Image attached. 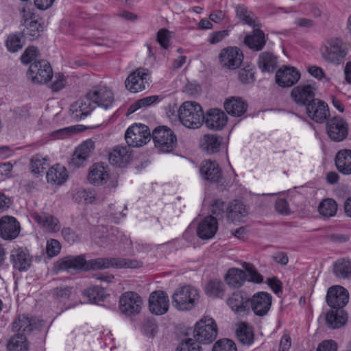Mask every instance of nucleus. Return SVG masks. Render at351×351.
<instances>
[{
    "instance_id": "3c124183",
    "label": "nucleus",
    "mask_w": 351,
    "mask_h": 351,
    "mask_svg": "<svg viewBox=\"0 0 351 351\" xmlns=\"http://www.w3.org/2000/svg\"><path fill=\"white\" fill-rule=\"evenodd\" d=\"M83 295L86 296L88 300L93 303L104 301L105 299L104 290L97 286L85 289Z\"/></svg>"
},
{
    "instance_id": "c03bdc74",
    "label": "nucleus",
    "mask_w": 351,
    "mask_h": 351,
    "mask_svg": "<svg viewBox=\"0 0 351 351\" xmlns=\"http://www.w3.org/2000/svg\"><path fill=\"white\" fill-rule=\"evenodd\" d=\"M7 349L8 351H27L28 349L27 337L25 335L16 333L7 343Z\"/></svg>"
},
{
    "instance_id": "20e7f679",
    "label": "nucleus",
    "mask_w": 351,
    "mask_h": 351,
    "mask_svg": "<svg viewBox=\"0 0 351 351\" xmlns=\"http://www.w3.org/2000/svg\"><path fill=\"white\" fill-rule=\"evenodd\" d=\"M217 335V324L211 317H204L195 324L193 336L199 343H211L216 339Z\"/></svg>"
},
{
    "instance_id": "6e6552de",
    "label": "nucleus",
    "mask_w": 351,
    "mask_h": 351,
    "mask_svg": "<svg viewBox=\"0 0 351 351\" xmlns=\"http://www.w3.org/2000/svg\"><path fill=\"white\" fill-rule=\"evenodd\" d=\"M27 74L33 82L45 84L52 78L53 71L50 64L43 60L32 63Z\"/></svg>"
},
{
    "instance_id": "9d476101",
    "label": "nucleus",
    "mask_w": 351,
    "mask_h": 351,
    "mask_svg": "<svg viewBox=\"0 0 351 351\" xmlns=\"http://www.w3.org/2000/svg\"><path fill=\"white\" fill-rule=\"evenodd\" d=\"M149 71L144 68H138L128 75L125 80L126 88L132 93L141 92L149 87Z\"/></svg>"
},
{
    "instance_id": "f8f14e48",
    "label": "nucleus",
    "mask_w": 351,
    "mask_h": 351,
    "mask_svg": "<svg viewBox=\"0 0 351 351\" xmlns=\"http://www.w3.org/2000/svg\"><path fill=\"white\" fill-rule=\"evenodd\" d=\"M326 132L328 137L335 142L344 140L348 134V124L343 118L335 117L326 122Z\"/></svg>"
},
{
    "instance_id": "864d4df0",
    "label": "nucleus",
    "mask_w": 351,
    "mask_h": 351,
    "mask_svg": "<svg viewBox=\"0 0 351 351\" xmlns=\"http://www.w3.org/2000/svg\"><path fill=\"white\" fill-rule=\"evenodd\" d=\"M77 108L82 110L84 117H87L95 108L92 102V99L89 98L88 93L84 98L79 99L73 104V109H74V111H75Z\"/></svg>"
},
{
    "instance_id": "a211bd4d",
    "label": "nucleus",
    "mask_w": 351,
    "mask_h": 351,
    "mask_svg": "<svg viewBox=\"0 0 351 351\" xmlns=\"http://www.w3.org/2000/svg\"><path fill=\"white\" fill-rule=\"evenodd\" d=\"M168 295L162 291L152 293L149 298V308L152 313L160 315L166 313L169 309Z\"/></svg>"
},
{
    "instance_id": "4d7b16f0",
    "label": "nucleus",
    "mask_w": 351,
    "mask_h": 351,
    "mask_svg": "<svg viewBox=\"0 0 351 351\" xmlns=\"http://www.w3.org/2000/svg\"><path fill=\"white\" fill-rule=\"evenodd\" d=\"M77 197L86 204H92L100 202L99 197L93 191L80 189L77 193Z\"/></svg>"
},
{
    "instance_id": "7ed1b4c3",
    "label": "nucleus",
    "mask_w": 351,
    "mask_h": 351,
    "mask_svg": "<svg viewBox=\"0 0 351 351\" xmlns=\"http://www.w3.org/2000/svg\"><path fill=\"white\" fill-rule=\"evenodd\" d=\"M143 263L136 260L125 258H97L86 261V269H104L109 267L138 268Z\"/></svg>"
},
{
    "instance_id": "c9c22d12",
    "label": "nucleus",
    "mask_w": 351,
    "mask_h": 351,
    "mask_svg": "<svg viewBox=\"0 0 351 351\" xmlns=\"http://www.w3.org/2000/svg\"><path fill=\"white\" fill-rule=\"evenodd\" d=\"M244 43L254 51H261L266 44L265 34L259 29H254L251 34L247 35Z\"/></svg>"
},
{
    "instance_id": "79ce46f5",
    "label": "nucleus",
    "mask_w": 351,
    "mask_h": 351,
    "mask_svg": "<svg viewBox=\"0 0 351 351\" xmlns=\"http://www.w3.org/2000/svg\"><path fill=\"white\" fill-rule=\"evenodd\" d=\"M237 337L243 345H251L254 342L252 328L245 323H241L237 330Z\"/></svg>"
},
{
    "instance_id": "13d9d810",
    "label": "nucleus",
    "mask_w": 351,
    "mask_h": 351,
    "mask_svg": "<svg viewBox=\"0 0 351 351\" xmlns=\"http://www.w3.org/2000/svg\"><path fill=\"white\" fill-rule=\"evenodd\" d=\"M242 265L243 267L248 273L249 281L256 283L263 282V276L258 272V271L252 264L248 263H243Z\"/></svg>"
},
{
    "instance_id": "a18cd8bd",
    "label": "nucleus",
    "mask_w": 351,
    "mask_h": 351,
    "mask_svg": "<svg viewBox=\"0 0 351 351\" xmlns=\"http://www.w3.org/2000/svg\"><path fill=\"white\" fill-rule=\"evenodd\" d=\"M219 137L215 134H206L204 136L201 147L208 154L217 152L221 145Z\"/></svg>"
},
{
    "instance_id": "e2e57ef3",
    "label": "nucleus",
    "mask_w": 351,
    "mask_h": 351,
    "mask_svg": "<svg viewBox=\"0 0 351 351\" xmlns=\"http://www.w3.org/2000/svg\"><path fill=\"white\" fill-rule=\"evenodd\" d=\"M239 79L243 84H250L254 81V72L252 69H242L239 71Z\"/></svg>"
},
{
    "instance_id": "69168bd1",
    "label": "nucleus",
    "mask_w": 351,
    "mask_h": 351,
    "mask_svg": "<svg viewBox=\"0 0 351 351\" xmlns=\"http://www.w3.org/2000/svg\"><path fill=\"white\" fill-rule=\"evenodd\" d=\"M38 51L35 47H29L23 52L21 57L23 64H27L33 61L37 56Z\"/></svg>"
},
{
    "instance_id": "f3484780",
    "label": "nucleus",
    "mask_w": 351,
    "mask_h": 351,
    "mask_svg": "<svg viewBox=\"0 0 351 351\" xmlns=\"http://www.w3.org/2000/svg\"><path fill=\"white\" fill-rule=\"evenodd\" d=\"M276 82L281 87H291L300 79V72L293 66H283L275 76Z\"/></svg>"
},
{
    "instance_id": "a19ab883",
    "label": "nucleus",
    "mask_w": 351,
    "mask_h": 351,
    "mask_svg": "<svg viewBox=\"0 0 351 351\" xmlns=\"http://www.w3.org/2000/svg\"><path fill=\"white\" fill-rule=\"evenodd\" d=\"M333 271L338 278H350L351 277V260L348 258L338 259L334 263Z\"/></svg>"
},
{
    "instance_id": "a878e982",
    "label": "nucleus",
    "mask_w": 351,
    "mask_h": 351,
    "mask_svg": "<svg viewBox=\"0 0 351 351\" xmlns=\"http://www.w3.org/2000/svg\"><path fill=\"white\" fill-rule=\"evenodd\" d=\"M291 96L296 104L306 106L315 99L314 88L309 84L299 85L292 89Z\"/></svg>"
},
{
    "instance_id": "393cba45",
    "label": "nucleus",
    "mask_w": 351,
    "mask_h": 351,
    "mask_svg": "<svg viewBox=\"0 0 351 351\" xmlns=\"http://www.w3.org/2000/svg\"><path fill=\"white\" fill-rule=\"evenodd\" d=\"M199 172L203 179L210 182H219L222 178L219 165L215 161L210 160H205L202 162Z\"/></svg>"
},
{
    "instance_id": "9b49d317",
    "label": "nucleus",
    "mask_w": 351,
    "mask_h": 351,
    "mask_svg": "<svg viewBox=\"0 0 351 351\" xmlns=\"http://www.w3.org/2000/svg\"><path fill=\"white\" fill-rule=\"evenodd\" d=\"M243 60L241 51L236 47H228L221 50L219 55L221 67L234 70L239 67Z\"/></svg>"
},
{
    "instance_id": "423d86ee",
    "label": "nucleus",
    "mask_w": 351,
    "mask_h": 351,
    "mask_svg": "<svg viewBox=\"0 0 351 351\" xmlns=\"http://www.w3.org/2000/svg\"><path fill=\"white\" fill-rule=\"evenodd\" d=\"M347 55L342 40L334 38L329 40L322 48V56L327 62L339 64Z\"/></svg>"
},
{
    "instance_id": "338daca9",
    "label": "nucleus",
    "mask_w": 351,
    "mask_h": 351,
    "mask_svg": "<svg viewBox=\"0 0 351 351\" xmlns=\"http://www.w3.org/2000/svg\"><path fill=\"white\" fill-rule=\"evenodd\" d=\"M157 41L164 49H167L169 45V31L164 28L160 29L157 34Z\"/></svg>"
},
{
    "instance_id": "58836bf2",
    "label": "nucleus",
    "mask_w": 351,
    "mask_h": 351,
    "mask_svg": "<svg viewBox=\"0 0 351 351\" xmlns=\"http://www.w3.org/2000/svg\"><path fill=\"white\" fill-rule=\"evenodd\" d=\"M46 178L49 183L62 184L68 178L66 169L64 167L57 165L48 170Z\"/></svg>"
},
{
    "instance_id": "39448f33",
    "label": "nucleus",
    "mask_w": 351,
    "mask_h": 351,
    "mask_svg": "<svg viewBox=\"0 0 351 351\" xmlns=\"http://www.w3.org/2000/svg\"><path fill=\"white\" fill-rule=\"evenodd\" d=\"M152 138L155 146L162 152H171L177 143L176 136L166 126L156 128L152 132Z\"/></svg>"
},
{
    "instance_id": "dca6fc26",
    "label": "nucleus",
    "mask_w": 351,
    "mask_h": 351,
    "mask_svg": "<svg viewBox=\"0 0 351 351\" xmlns=\"http://www.w3.org/2000/svg\"><path fill=\"white\" fill-rule=\"evenodd\" d=\"M227 304L237 315L244 316L250 310V297L245 293L234 292L227 300Z\"/></svg>"
},
{
    "instance_id": "cd10ccee",
    "label": "nucleus",
    "mask_w": 351,
    "mask_h": 351,
    "mask_svg": "<svg viewBox=\"0 0 351 351\" xmlns=\"http://www.w3.org/2000/svg\"><path fill=\"white\" fill-rule=\"evenodd\" d=\"M248 215V208L240 200L234 199L228 203L227 207V220L232 223L241 221Z\"/></svg>"
},
{
    "instance_id": "5fc2aeb1",
    "label": "nucleus",
    "mask_w": 351,
    "mask_h": 351,
    "mask_svg": "<svg viewBox=\"0 0 351 351\" xmlns=\"http://www.w3.org/2000/svg\"><path fill=\"white\" fill-rule=\"evenodd\" d=\"M75 292L70 287H60L54 289L53 295L60 302H65L66 300L73 298Z\"/></svg>"
},
{
    "instance_id": "f257e3e1",
    "label": "nucleus",
    "mask_w": 351,
    "mask_h": 351,
    "mask_svg": "<svg viewBox=\"0 0 351 351\" xmlns=\"http://www.w3.org/2000/svg\"><path fill=\"white\" fill-rule=\"evenodd\" d=\"M178 116L182 125L190 129L199 128L204 119L202 106L195 101L183 103L178 110Z\"/></svg>"
},
{
    "instance_id": "0eeeda50",
    "label": "nucleus",
    "mask_w": 351,
    "mask_h": 351,
    "mask_svg": "<svg viewBox=\"0 0 351 351\" xmlns=\"http://www.w3.org/2000/svg\"><path fill=\"white\" fill-rule=\"evenodd\" d=\"M149 128L144 124H134L125 132V139L130 147H141L150 141Z\"/></svg>"
},
{
    "instance_id": "603ef678",
    "label": "nucleus",
    "mask_w": 351,
    "mask_h": 351,
    "mask_svg": "<svg viewBox=\"0 0 351 351\" xmlns=\"http://www.w3.org/2000/svg\"><path fill=\"white\" fill-rule=\"evenodd\" d=\"M77 108L82 110L84 117H87L95 108L92 102V99L89 98L88 93L84 98L79 99L73 104V109H74V111H75Z\"/></svg>"
},
{
    "instance_id": "774afa93",
    "label": "nucleus",
    "mask_w": 351,
    "mask_h": 351,
    "mask_svg": "<svg viewBox=\"0 0 351 351\" xmlns=\"http://www.w3.org/2000/svg\"><path fill=\"white\" fill-rule=\"evenodd\" d=\"M337 345L333 340H325L320 343L317 351H337Z\"/></svg>"
},
{
    "instance_id": "ddd939ff",
    "label": "nucleus",
    "mask_w": 351,
    "mask_h": 351,
    "mask_svg": "<svg viewBox=\"0 0 351 351\" xmlns=\"http://www.w3.org/2000/svg\"><path fill=\"white\" fill-rule=\"evenodd\" d=\"M326 302L332 309H343L349 300V293L341 286H333L328 289Z\"/></svg>"
},
{
    "instance_id": "c85d7f7f",
    "label": "nucleus",
    "mask_w": 351,
    "mask_h": 351,
    "mask_svg": "<svg viewBox=\"0 0 351 351\" xmlns=\"http://www.w3.org/2000/svg\"><path fill=\"white\" fill-rule=\"evenodd\" d=\"M86 267V261L84 255L66 256L58 260L54 265V268L57 271L81 269Z\"/></svg>"
},
{
    "instance_id": "f704fd0d",
    "label": "nucleus",
    "mask_w": 351,
    "mask_h": 351,
    "mask_svg": "<svg viewBox=\"0 0 351 351\" xmlns=\"http://www.w3.org/2000/svg\"><path fill=\"white\" fill-rule=\"evenodd\" d=\"M33 219L47 232H56L60 228L58 219L49 214H34Z\"/></svg>"
},
{
    "instance_id": "49530a36",
    "label": "nucleus",
    "mask_w": 351,
    "mask_h": 351,
    "mask_svg": "<svg viewBox=\"0 0 351 351\" xmlns=\"http://www.w3.org/2000/svg\"><path fill=\"white\" fill-rule=\"evenodd\" d=\"M205 293L213 298H222L225 293V285L219 280H210L205 287Z\"/></svg>"
},
{
    "instance_id": "473e14b6",
    "label": "nucleus",
    "mask_w": 351,
    "mask_h": 351,
    "mask_svg": "<svg viewBox=\"0 0 351 351\" xmlns=\"http://www.w3.org/2000/svg\"><path fill=\"white\" fill-rule=\"evenodd\" d=\"M224 108L230 115L241 117L246 112L247 104L241 98L232 97L226 100Z\"/></svg>"
},
{
    "instance_id": "bb28decb",
    "label": "nucleus",
    "mask_w": 351,
    "mask_h": 351,
    "mask_svg": "<svg viewBox=\"0 0 351 351\" xmlns=\"http://www.w3.org/2000/svg\"><path fill=\"white\" fill-rule=\"evenodd\" d=\"M228 117L222 110L214 108L209 110L204 115V121L206 125L214 130H219L226 125Z\"/></svg>"
},
{
    "instance_id": "052dcab7",
    "label": "nucleus",
    "mask_w": 351,
    "mask_h": 351,
    "mask_svg": "<svg viewBox=\"0 0 351 351\" xmlns=\"http://www.w3.org/2000/svg\"><path fill=\"white\" fill-rule=\"evenodd\" d=\"M212 351H237V348L232 340L224 339L217 341Z\"/></svg>"
},
{
    "instance_id": "1a4fd4ad",
    "label": "nucleus",
    "mask_w": 351,
    "mask_h": 351,
    "mask_svg": "<svg viewBox=\"0 0 351 351\" xmlns=\"http://www.w3.org/2000/svg\"><path fill=\"white\" fill-rule=\"evenodd\" d=\"M142 305L143 301L141 296L135 292H125L119 299V309L123 314L128 316L138 314Z\"/></svg>"
},
{
    "instance_id": "7c9ffc66",
    "label": "nucleus",
    "mask_w": 351,
    "mask_h": 351,
    "mask_svg": "<svg viewBox=\"0 0 351 351\" xmlns=\"http://www.w3.org/2000/svg\"><path fill=\"white\" fill-rule=\"evenodd\" d=\"M131 153L127 147L117 146L109 154V162L119 167H125L131 160Z\"/></svg>"
},
{
    "instance_id": "37998d69",
    "label": "nucleus",
    "mask_w": 351,
    "mask_h": 351,
    "mask_svg": "<svg viewBox=\"0 0 351 351\" xmlns=\"http://www.w3.org/2000/svg\"><path fill=\"white\" fill-rule=\"evenodd\" d=\"M236 16L245 24H247L254 28L258 26V24L256 23L255 15L243 5H237Z\"/></svg>"
},
{
    "instance_id": "4468645a",
    "label": "nucleus",
    "mask_w": 351,
    "mask_h": 351,
    "mask_svg": "<svg viewBox=\"0 0 351 351\" xmlns=\"http://www.w3.org/2000/svg\"><path fill=\"white\" fill-rule=\"evenodd\" d=\"M21 232V225L17 219L5 215L0 218V237L6 241L15 239Z\"/></svg>"
},
{
    "instance_id": "6ab92c4d",
    "label": "nucleus",
    "mask_w": 351,
    "mask_h": 351,
    "mask_svg": "<svg viewBox=\"0 0 351 351\" xmlns=\"http://www.w3.org/2000/svg\"><path fill=\"white\" fill-rule=\"evenodd\" d=\"M23 19V26L22 33L25 36H29L30 38L38 37L39 32L43 31L41 23L36 19V16L31 13L29 9L23 8L21 11Z\"/></svg>"
},
{
    "instance_id": "4be33fe9",
    "label": "nucleus",
    "mask_w": 351,
    "mask_h": 351,
    "mask_svg": "<svg viewBox=\"0 0 351 351\" xmlns=\"http://www.w3.org/2000/svg\"><path fill=\"white\" fill-rule=\"evenodd\" d=\"M95 147V142L88 139L81 143L75 150L70 164L74 167H80L90 156Z\"/></svg>"
},
{
    "instance_id": "8fccbe9b",
    "label": "nucleus",
    "mask_w": 351,
    "mask_h": 351,
    "mask_svg": "<svg viewBox=\"0 0 351 351\" xmlns=\"http://www.w3.org/2000/svg\"><path fill=\"white\" fill-rule=\"evenodd\" d=\"M24 36L23 34L10 35L5 43L8 50L12 53H15L21 49L24 45Z\"/></svg>"
},
{
    "instance_id": "f03ea898",
    "label": "nucleus",
    "mask_w": 351,
    "mask_h": 351,
    "mask_svg": "<svg viewBox=\"0 0 351 351\" xmlns=\"http://www.w3.org/2000/svg\"><path fill=\"white\" fill-rule=\"evenodd\" d=\"M199 298L198 290L194 287L187 285L177 288L172 295L173 305L180 311L193 309Z\"/></svg>"
},
{
    "instance_id": "ea45409f",
    "label": "nucleus",
    "mask_w": 351,
    "mask_h": 351,
    "mask_svg": "<svg viewBox=\"0 0 351 351\" xmlns=\"http://www.w3.org/2000/svg\"><path fill=\"white\" fill-rule=\"evenodd\" d=\"M247 275L245 272L238 268H231L228 270L226 276V283L233 287H239L246 280Z\"/></svg>"
},
{
    "instance_id": "de8ad7c7",
    "label": "nucleus",
    "mask_w": 351,
    "mask_h": 351,
    "mask_svg": "<svg viewBox=\"0 0 351 351\" xmlns=\"http://www.w3.org/2000/svg\"><path fill=\"white\" fill-rule=\"evenodd\" d=\"M320 215L326 217L334 216L337 210V204L332 199H324L318 207Z\"/></svg>"
},
{
    "instance_id": "aec40b11",
    "label": "nucleus",
    "mask_w": 351,
    "mask_h": 351,
    "mask_svg": "<svg viewBox=\"0 0 351 351\" xmlns=\"http://www.w3.org/2000/svg\"><path fill=\"white\" fill-rule=\"evenodd\" d=\"M271 295L266 292H258L250 298V308L258 316L266 315L271 305Z\"/></svg>"
},
{
    "instance_id": "09e8293b",
    "label": "nucleus",
    "mask_w": 351,
    "mask_h": 351,
    "mask_svg": "<svg viewBox=\"0 0 351 351\" xmlns=\"http://www.w3.org/2000/svg\"><path fill=\"white\" fill-rule=\"evenodd\" d=\"M30 165L32 172L34 174H40L43 173L48 167V159L41 155L36 154L32 158Z\"/></svg>"
},
{
    "instance_id": "bf43d9fd",
    "label": "nucleus",
    "mask_w": 351,
    "mask_h": 351,
    "mask_svg": "<svg viewBox=\"0 0 351 351\" xmlns=\"http://www.w3.org/2000/svg\"><path fill=\"white\" fill-rule=\"evenodd\" d=\"M201 346L191 338L181 341L176 351H202Z\"/></svg>"
},
{
    "instance_id": "c756f323",
    "label": "nucleus",
    "mask_w": 351,
    "mask_h": 351,
    "mask_svg": "<svg viewBox=\"0 0 351 351\" xmlns=\"http://www.w3.org/2000/svg\"><path fill=\"white\" fill-rule=\"evenodd\" d=\"M217 230V219L213 216H208L199 223L197 233L202 239H210L215 235Z\"/></svg>"
},
{
    "instance_id": "2f4dec72",
    "label": "nucleus",
    "mask_w": 351,
    "mask_h": 351,
    "mask_svg": "<svg viewBox=\"0 0 351 351\" xmlns=\"http://www.w3.org/2000/svg\"><path fill=\"white\" fill-rule=\"evenodd\" d=\"M36 328V319L33 317L20 315L12 323V330L26 337Z\"/></svg>"
},
{
    "instance_id": "e433bc0d",
    "label": "nucleus",
    "mask_w": 351,
    "mask_h": 351,
    "mask_svg": "<svg viewBox=\"0 0 351 351\" xmlns=\"http://www.w3.org/2000/svg\"><path fill=\"white\" fill-rule=\"evenodd\" d=\"M258 66L262 72L272 73L278 66V58L269 51H264L259 54Z\"/></svg>"
},
{
    "instance_id": "412c9836",
    "label": "nucleus",
    "mask_w": 351,
    "mask_h": 351,
    "mask_svg": "<svg viewBox=\"0 0 351 351\" xmlns=\"http://www.w3.org/2000/svg\"><path fill=\"white\" fill-rule=\"evenodd\" d=\"M306 109L308 116L317 123L324 122L330 114L327 104L319 99H314Z\"/></svg>"
},
{
    "instance_id": "72a5a7b5",
    "label": "nucleus",
    "mask_w": 351,
    "mask_h": 351,
    "mask_svg": "<svg viewBox=\"0 0 351 351\" xmlns=\"http://www.w3.org/2000/svg\"><path fill=\"white\" fill-rule=\"evenodd\" d=\"M335 162L339 172L344 175L351 174V149L339 150L335 156Z\"/></svg>"
},
{
    "instance_id": "4c0bfd02",
    "label": "nucleus",
    "mask_w": 351,
    "mask_h": 351,
    "mask_svg": "<svg viewBox=\"0 0 351 351\" xmlns=\"http://www.w3.org/2000/svg\"><path fill=\"white\" fill-rule=\"evenodd\" d=\"M347 314L343 309H331L326 316V324L330 328L336 329L343 326L347 321Z\"/></svg>"
},
{
    "instance_id": "5701e85b",
    "label": "nucleus",
    "mask_w": 351,
    "mask_h": 351,
    "mask_svg": "<svg viewBox=\"0 0 351 351\" xmlns=\"http://www.w3.org/2000/svg\"><path fill=\"white\" fill-rule=\"evenodd\" d=\"M10 258L13 267L20 271L27 270L32 261V257L29 251L23 247L13 249Z\"/></svg>"
},
{
    "instance_id": "b1692460",
    "label": "nucleus",
    "mask_w": 351,
    "mask_h": 351,
    "mask_svg": "<svg viewBox=\"0 0 351 351\" xmlns=\"http://www.w3.org/2000/svg\"><path fill=\"white\" fill-rule=\"evenodd\" d=\"M108 167L103 162H97L93 165L89 169L88 180L94 185H104L107 184L110 179Z\"/></svg>"
},
{
    "instance_id": "680f3d73",
    "label": "nucleus",
    "mask_w": 351,
    "mask_h": 351,
    "mask_svg": "<svg viewBox=\"0 0 351 351\" xmlns=\"http://www.w3.org/2000/svg\"><path fill=\"white\" fill-rule=\"evenodd\" d=\"M60 243L53 239H48L46 244V252L49 257H53L58 255L61 250Z\"/></svg>"
},
{
    "instance_id": "2eb2a0df",
    "label": "nucleus",
    "mask_w": 351,
    "mask_h": 351,
    "mask_svg": "<svg viewBox=\"0 0 351 351\" xmlns=\"http://www.w3.org/2000/svg\"><path fill=\"white\" fill-rule=\"evenodd\" d=\"M88 93L95 107L97 106L108 109L113 104V93L112 90L106 86L95 87Z\"/></svg>"
},
{
    "instance_id": "0e129e2a",
    "label": "nucleus",
    "mask_w": 351,
    "mask_h": 351,
    "mask_svg": "<svg viewBox=\"0 0 351 351\" xmlns=\"http://www.w3.org/2000/svg\"><path fill=\"white\" fill-rule=\"evenodd\" d=\"M157 101H158V96H148L138 100L136 102L134 103V104L132 106H131V108H134L132 111H135L136 110L141 108L142 107L149 106L153 104L154 103L156 102Z\"/></svg>"
},
{
    "instance_id": "6e6d98bb",
    "label": "nucleus",
    "mask_w": 351,
    "mask_h": 351,
    "mask_svg": "<svg viewBox=\"0 0 351 351\" xmlns=\"http://www.w3.org/2000/svg\"><path fill=\"white\" fill-rule=\"evenodd\" d=\"M228 206V204H226V202L220 199H215L210 204V210L213 215L219 218H223L224 216L226 217Z\"/></svg>"
}]
</instances>
